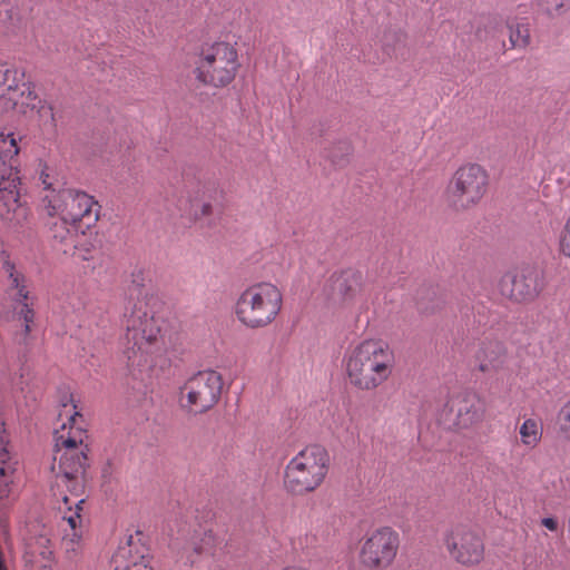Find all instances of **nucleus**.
I'll use <instances>...</instances> for the list:
<instances>
[{
  "instance_id": "f257e3e1",
  "label": "nucleus",
  "mask_w": 570,
  "mask_h": 570,
  "mask_svg": "<svg viewBox=\"0 0 570 570\" xmlns=\"http://www.w3.org/2000/svg\"><path fill=\"white\" fill-rule=\"evenodd\" d=\"M126 333L121 338L122 361L132 376L145 385L149 371L160 355V333L163 320L155 314L149 303H136L125 315Z\"/></svg>"
},
{
  "instance_id": "f03ea898",
  "label": "nucleus",
  "mask_w": 570,
  "mask_h": 570,
  "mask_svg": "<svg viewBox=\"0 0 570 570\" xmlns=\"http://www.w3.org/2000/svg\"><path fill=\"white\" fill-rule=\"evenodd\" d=\"M16 111L26 117H37L39 127L48 135L57 131V120L51 105L39 98L24 72L10 63L0 62V112Z\"/></svg>"
},
{
  "instance_id": "7ed1b4c3",
  "label": "nucleus",
  "mask_w": 570,
  "mask_h": 570,
  "mask_svg": "<svg viewBox=\"0 0 570 570\" xmlns=\"http://www.w3.org/2000/svg\"><path fill=\"white\" fill-rule=\"evenodd\" d=\"M41 167L39 180L46 191L42 196V205L47 214L57 216L63 222H70L76 230L95 225L99 218L98 202L82 190L61 188L59 181L51 176L49 167L47 165Z\"/></svg>"
},
{
  "instance_id": "20e7f679",
  "label": "nucleus",
  "mask_w": 570,
  "mask_h": 570,
  "mask_svg": "<svg viewBox=\"0 0 570 570\" xmlns=\"http://www.w3.org/2000/svg\"><path fill=\"white\" fill-rule=\"evenodd\" d=\"M344 364L353 386L362 391H373L392 375L394 355L385 343L365 340L346 350Z\"/></svg>"
},
{
  "instance_id": "39448f33",
  "label": "nucleus",
  "mask_w": 570,
  "mask_h": 570,
  "mask_svg": "<svg viewBox=\"0 0 570 570\" xmlns=\"http://www.w3.org/2000/svg\"><path fill=\"white\" fill-rule=\"evenodd\" d=\"M19 148L12 134L0 132V217L12 227H22L29 208L20 198V177L13 164Z\"/></svg>"
},
{
  "instance_id": "423d86ee",
  "label": "nucleus",
  "mask_w": 570,
  "mask_h": 570,
  "mask_svg": "<svg viewBox=\"0 0 570 570\" xmlns=\"http://www.w3.org/2000/svg\"><path fill=\"white\" fill-rule=\"evenodd\" d=\"M283 305L282 292L272 283L248 286L236 299L234 312L248 328H262L275 321Z\"/></svg>"
},
{
  "instance_id": "0eeeda50",
  "label": "nucleus",
  "mask_w": 570,
  "mask_h": 570,
  "mask_svg": "<svg viewBox=\"0 0 570 570\" xmlns=\"http://www.w3.org/2000/svg\"><path fill=\"white\" fill-rule=\"evenodd\" d=\"M59 402L61 410L58 417L59 420L66 417L67 421L62 422L60 429L55 431L53 461L82 463L88 460L89 449L85 444V440L88 438L87 431L76 425L77 417H81V414L76 410L77 406L69 391L63 392Z\"/></svg>"
},
{
  "instance_id": "6e6552de",
  "label": "nucleus",
  "mask_w": 570,
  "mask_h": 570,
  "mask_svg": "<svg viewBox=\"0 0 570 570\" xmlns=\"http://www.w3.org/2000/svg\"><path fill=\"white\" fill-rule=\"evenodd\" d=\"M6 294L11 302L12 315L21 326V340L26 341L36 324L37 296L30 291L28 279L9 257L2 261Z\"/></svg>"
},
{
  "instance_id": "1a4fd4ad",
  "label": "nucleus",
  "mask_w": 570,
  "mask_h": 570,
  "mask_svg": "<svg viewBox=\"0 0 570 570\" xmlns=\"http://www.w3.org/2000/svg\"><path fill=\"white\" fill-rule=\"evenodd\" d=\"M400 534L389 525L367 531L360 540L357 561L363 570H386L400 550Z\"/></svg>"
},
{
  "instance_id": "9d476101",
  "label": "nucleus",
  "mask_w": 570,
  "mask_h": 570,
  "mask_svg": "<svg viewBox=\"0 0 570 570\" xmlns=\"http://www.w3.org/2000/svg\"><path fill=\"white\" fill-rule=\"evenodd\" d=\"M223 386L220 373L214 370L199 371L180 387L179 404L188 413H205L218 403Z\"/></svg>"
},
{
  "instance_id": "9b49d317",
  "label": "nucleus",
  "mask_w": 570,
  "mask_h": 570,
  "mask_svg": "<svg viewBox=\"0 0 570 570\" xmlns=\"http://www.w3.org/2000/svg\"><path fill=\"white\" fill-rule=\"evenodd\" d=\"M488 188V174L478 164L461 166L446 187V200L455 210L469 209L483 198Z\"/></svg>"
},
{
  "instance_id": "f8f14e48",
  "label": "nucleus",
  "mask_w": 570,
  "mask_h": 570,
  "mask_svg": "<svg viewBox=\"0 0 570 570\" xmlns=\"http://www.w3.org/2000/svg\"><path fill=\"white\" fill-rule=\"evenodd\" d=\"M238 67L234 47L227 42H216L203 53L197 78L206 85L224 87L235 78Z\"/></svg>"
},
{
  "instance_id": "ddd939ff",
  "label": "nucleus",
  "mask_w": 570,
  "mask_h": 570,
  "mask_svg": "<svg viewBox=\"0 0 570 570\" xmlns=\"http://www.w3.org/2000/svg\"><path fill=\"white\" fill-rule=\"evenodd\" d=\"M444 544L451 559L463 567L479 566L484 559L483 538L469 525L452 527L444 535Z\"/></svg>"
},
{
  "instance_id": "4468645a",
  "label": "nucleus",
  "mask_w": 570,
  "mask_h": 570,
  "mask_svg": "<svg viewBox=\"0 0 570 570\" xmlns=\"http://www.w3.org/2000/svg\"><path fill=\"white\" fill-rule=\"evenodd\" d=\"M484 413V401L474 392H463L445 403L439 414V421L449 429H469L480 423Z\"/></svg>"
},
{
  "instance_id": "2eb2a0df",
  "label": "nucleus",
  "mask_w": 570,
  "mask_h": 570,
  "mask_svg": "<svg viewBox=\"0 0 570 570\" xmlns=\"http://www.w3.org/2000/svg\"><path fill=\"white\" fill-rule=\"evenodd\" d=\"M544 287L543 273L533 266H524L502 276L499 289L517 302L534 299Z\"/></svg>"
},
{
  "instance_id": "dca6fc26",
  "label": "nucleus",
  "mask_w": 570,
  "mask_h": 570,
  "mask_svg": "<svg viewBox=\"0 0 570 570\" xmlns=\"http://www.w3.org/2000/svg\"><path fill=\"white\" fill-rule=\"evenodd\" d=\"M326 474V465H286L284 483L294 494H303L317 488Z\"/></svg>"
},
{
  "instance_id": "f3484780",
  "label": "nucleus",
  "mask_w": 570,
  "mask_h": 570,
  "mask_svg": "<svg viewBox=\"0 0 570 570\" xmlns=\"http://www.w3.org/2000/svg\"><path fill=\"white\" fill-rule=\"evenodd\" d=\"M362 275L360 272L346 269L334 274L325 287L327 298L334 304H343L351 301L361 287Z\"/></svg>"
},
{
  "instance_id": "a211bd4d",
  "label": "nucleus",
  "mask_w": 570,
  "mask_h": 570,
  "mask_svg": "<svg viewBox=\"0 0 570 570\" xmlns=\"http://www.w3.org/2000/svg\"><path fill=\"white\" fill-rule=\"evenodd\" d=\"M146 549L142 546L127 542L118 548L111 559L115 570H134L140 567H150L148 564Z\"/></svg>"
},
{
  "instance_id": "6ab92c4d",
  "label": "nucleus",
  "mask_w": 570,
  "mask_h": 570,
  "mask_svg": "<svg viewBox=\"0 0 570 570\" xmlns=\"http://www.w3.org/2000/svg\"><path fill=\"white\" fill-rule=\"evenodd\" d=\"M479 370L484 373L498 372L504 367L507 352L502 343H483L475 355Z\"/></svg>"
},
{
  "instance_id": "aec40b11",
  "label": "nucleus",
  "mask_w": 570,
  "mask_h": 570,
  "mask_svg": "<svg viewBox=\"0 0 570 570\" xmlns=\"http://www.w3.org/2000/svg\"><path fill=\"white\" fill-rule=\"evenodd\" d=\"M83 504L85 500L79 499L76 502L75 509L72 510L69 508V513L63 515V521L66 522L67 528L63 529L65 534L62 537V544L68 551H76L80 547L83 534L81 518Z\"/></svg>"
},
{
  "instance_id": "412c9836",
  "label": "nucleus",
  "mask_w": 570,
  "mask_h": 570,
  "mask_svg": "<svg viewBox=\"0 0 570 570\" xmlns=\"http://www.w3.org/2000/svg\"><path fill=\"white\" fill-rule=\"evenodd\" d=\"M27 19L17 3L0 0V36L11 37L26 29Z\"/></svg>"
},
{
  "instance_id": "4be33fe9",
  "label": "nucleus",
  "mask_w": 570,
  "mask_h": 570,
  "mask_svg": "<svg viewBox=\"0 0 570 570\" xmlns=\"http://www.w3.org/2000/svg\"><path fill=\"white\" fill-rule=\"evenodd\" d=\"M208 185L209 184L205 181L198 180L195 186L187 187L186 194L188 206L184 208V212L195 219L207 217L213 213L212 204L203 200V196L208 189Z\"/></svg>"
},
{
  "instance_id": "5701e85b",
  "label": "nucleus",
  "mask_w": 570,
  "mask_h": 570,
  "mask_svg": "<svg viewBox=\"0 0 570 570\" xmlns=\"http://www.w3.org/2000/svg\"><path fill=\"white\" fill-rule=\"evenodd\" d=\"M55 475V487L58 489L66 488L71 494L79 495L82 490V471L76 465H51Z\"/></svg>"
},
{
  "instance_id": "b1692460",
  "label": "nucleus",
  "mask_w": 570,
  "mask_h": 570,
  "mask_svg": "<svg viewBox=\"0 0 570 570\" xmlns=\"http://www.w3.org/2000/svg\"><path fill=\"white\" fill-rule=\"evenodd\" d=\"M330 455L324 446L320 444H311L301 450L289 463H326Z\"/></svg>"
},
{
  "instance_id": "393cba45",
  "label": "nucleus",
  "mask_w": 570,
  "mask_h": 570,
  "mask_svg": "<svg viewBox=\"0 0 570 570\" xmlns=\"http://www.w3.org/2000/svg\"><path fill=\"white\" fill-rule=\"evenodd\" d=\"M519 433L525 446L534 448L542 438V424L535 419H527L521 424Z\"/></svg>"
},
{
  "instance_id": "a878e982",
  "label": "nucleus",
  "mask_w": 570,
  "mask_h": 570,
  "mask_svg": "<svg viewBox=\"0 0 570 570\" xmlns=\"http://www.w3.org/2000/svg\"><path fill=\"white\" fill-rule=\"evenodd\" d=\"M77 232L78 230L70 225V222H63L62 219L55 222L50 227L52 238L71 246H75L73 236Z\"/></svg>"
},
{
  "instance_id": "bb28decb",
  "label": "nucleus",
  "mask_w": 570,
  "mask_h": 570,
  "mask_svg": "<svg viewBox=\"0 0 570 570\" xmlns=\"http://www.w3.org/2000/svg\"><path fill=\"white\" fill-rule=\"evenodd\" d=\"M537 6L551 18L561 17L570 11V0H537Z\"/></svg>"
},
{
  "instance_id": "cd10ccee",
  "label": "nucleus",
  "mask_w": 570,
  "mask_h": 570,
  "mask_svg": "<svg viewBox=\"0 0 570 570\" xmlns=\"http://www.w3.org/2000/svg\"><path fill=\"white\" fill-rule=\"evenodd\" d=\"M510 35V43L512 48H524L529 45L530 41V31L528 26L519 24L515 26L513 23L508 24Z\"/></svg>"
},
{
  "instance_id": "c85d7f7f",
  "label": "nucleus",
  "mask_w": 570,
  "mask_h": 570,
  "mask_svg": "<svg viewBox=\"0 0 570 570\" xmlns=\"http://www.w3.org/2000/svg\"><path fill=\"white\" fill-rule=\"evenodd\" d=\"M559 433L570 441V399L560 407L557 414Z\"/></svg>"
},
{
  "instance_id": "c756f323",
  "label": "nucleus",
  "mask_w": 570,
  "mask_h": 570,
  "mask_svg": "<svg viewBox=\"0 0 570 570\" xmlns=\"http://www.w3.org/2000/svg\"><path fill=\"white\" fill-rule=\"evenodd\" d=\"M14 469L12 465L0 466V499L9 498Z\"/></svg>"
},
{
  "instance_id": "7c9ffc66",
  "label": "nucleus",
  "mask_w": 570,
  "mask_h": 570,
  "mask_svg": "<svg viewBox=\"0 0 570 570\" xmlns=\"http://www.w3.org/2000/svg\"><path fill=\"white\" fill-rule=\"evenodd\" d=\"M13 459V446L10 443L4 423H0V463H8Z\"/></svg>"
},
{
  "instance_id": "2f4dec72",
  "label": "nucleus",
  "mask_w": 570,
  "mask_h": 570,
  "mask_svg": "<svg viewBox=\"0 0 570 570\" xmlns=\"http://www.w3.org/2000/svg\"><path fill=\"white\" fill-rule=\"evenodd\" d=\"M559 252L570 258V216L559 234Z\"/></svg>"
},
{
  "instance_id": "473e14b6",
  "label": "nucleus",
  "mask_w": 570,
  "mask_h": 570,
  "mask_svg": "<svg viewBox=\"0 0 570 570\" xmlns=\"http://www.w3.org/2000/svg\"><path fill=\"white\" fill-rule=\"evenodd\" d=\"M53 559L51 551H43L39 559L30 561L31 570H52Z\"/></svg>"
},
{
  "instance_id": "72a5a7b5",
  "label": "nucleus",
  "mask_w": 570,
  "mask_h": 570,
  "mask_svg": "<svg viewBox=\"0 0 570 570\" xmlns=\"http://www.w3.org/2000/svg\"><path fill=\"white\" fill-rule=\"evenodd\" d=\"M202 552H203V549L200 547H194L190 550H185L184 558L186 559L187 563H189L190 566H194L198 561Z\"/></svg>"
},
{
  "instance_id": "f704fd0d",
  "label": "nucleus",
  "mask_w": 570,
  "mask_h": 570,
  "mask_svg": "<svg viewBox=\"0 0 570 570\" xmlns=\"http://www.w3.org/2000/svg\"><path fill=\"white\" fill-rule=\"evenodd\" d=\"M541 524L550 531H557L559 523L554 518H543Z\"/></svg>"
},
{
  "instance_id": "c9c22d12",
  "label": "nucleus",
  "mask_w": 570,
  "mask_h": 570,
  "mask_svg": "<svg viewBox=\"0 0 570 570\" xmlns=\"http://www.w3.org/2000/svg\"><path fill=\"white\" fill-rule=\"evenodd\" d=\"M337 148L342 153V156H347L351 153V146L347 141H340Z\"/></svg>"
},
{
  "instance_id": "e433bc0d",
  "label": "nucleus",
  "mask_w": 570,
  "mask_h": 570,
  "mask_svg": "<svg viewBox=\"0 0 570 570\" xmlns=\"http://www.w3.org/2000/svg\"><path fill=\"white\" fill-rule=\"evenodd\" d=\"M328 157L332 159L334 164L340 165L342 159L333 151L330 153Z\"/></svg>"
},
{
  "instance_id": "4c0bfd02",
  "label": "nucleus",
  "mask_w": 570,
  "mask_h": 570,
  "mask_svg": "<svg viewBox=\"0 0 570 570\" xmlns=\"http://www.w3.org/2000/svg\"><path fill=\"white\" fill-rule=\"evenodd\" d=\"M134 570H153L151 567H140L138 569H134Z\"/></svg>"
},
{
  "instance_id": "58836bf2",
  "label": "nucleus",
  "mask_w": 570,
  "mask_h": 570,
  "mask_svg": "<svg viewBox=\"0 0 570 570\" xmlns=\"http://www.w3.org/2000/svg\"><path fill=\"white\" fill-rule=\"evenodd\" d=\"M63 502L67 504L68 503V498L66 495H63Z\"/></svg>"
}]
</instances>
